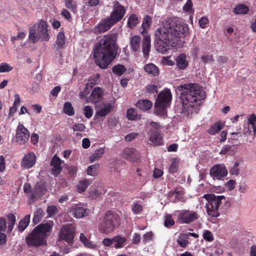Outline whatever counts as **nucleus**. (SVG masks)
Wrapping results in <instances>:
<instances>
[{"label": "nucleus", "instance_id": "20e7f679", "mask_svg": "<svg viewBox=\"0 0 256 256\" xmlns=\"http://www.w3.org/2000/svg\"><path fill=\"white\" fill-rule=\"evenodd\" d=\"M52 222L42 223L34 228L32 232L26 237V242L30 246H38L46 242L45 238L48 233L52 228Z\"/></svg>", "mask_w": 256, "mask_h": 256}, {"label": "nucleus", "instance_id": "2eb2a0df", "mask_svg": "<svg viewBox=\"0 0 256 256\" xmlns=\"http://www.w3.org/2000/svg\"><path fill=\"white\" fill-rule=\"evenodd\" d=\"M116 24L110 17L103 20L96 26V30L98 33H102L109 30Z\"/></svg>", "mask_w": 256, "mask_h": 256}, {"label": "nucleus", "instance_id": "c9c22d12", "mask_svg": "<svg viewBox=\"0 0 256 256\" xmlns=\"http://www.w3.org/2000/svg\"><path fill=\"white\" fill-rule=\"evenodd\" d=\"M104 153V148H100L98 150H96L94 151V152L90 156V161L91 162H94L97 160L100 159L103 154Z\"/></svg>", "mask_w": 256, "mask_h": 256}, {"label": "nucleus", "instance_id": "39448f33", "mask_svg": "<svg viewBox=\"0 0 256 256\" xmlns=\"http://www.w3.org/2000/svg\"><path fill=\"white\" fill-rule=\"evenodd\" d=\"M120 216L116 212L108 210L98 224V230L106 234L112 233L120 226Z\"/></svg>", "mask_w": 256, "mask_h": 256}, {"label": "nucleus", "instance_id": "bf43d9fd", "mask_svg": "<svg viewBox=\"0 0 256 256\" xmlns=\"http://www.w3.org/2000/svg\"><path fill=\"white\" fill-rule=\"evenodd\" d=\"M46 211L48 216H52L57 212L58 208L56 206H51L48 207Z\"/></svg>", "mask_w": 256, "mask_h": 256}, {"label": "nucleus", "instance_id": "2f4dec72", "mask_svg": "<svg viewBox=\"0 0 256 256\" xmlns=\"http://www.w3.org/2000/svg\"><path fill=\"white\" fill-rule=\"evenodd\" d=\"M126 117L130 120H140L141 118L140 115L138 114L136 110L132 108L128 110L126 112Z\"/></svg>", "mask_w": 256, "mask_h": 256}, {"label": "nucleus", "instance_id": "ea45409f", "mask_svg": "<svg viewBox=\"0 0 256 256\" xmlns=\"http://www.w3.org/2000/svg\"><path fill=\"white\" fill-rule=\"evenodd\" d=\"M178 244L182 248H186L188 244V238L185 234H181L177 240Z\"/></svg>", "mask_w": 256, "mask_h": 256}, {"label": "nucleus", "instance_id": "6e6d98bb", "mask_svg": "<svg viewBox=\"0 0 256 256\" xmlns=\"http://www.w3.org/2000/svg\"><path fill=\"white\" fill-rule=\"evenodd\" d=\"M203 237L205 240L210 242H212L214 240L212 233L208 230H206L204 231Z\"/></svg>", "mask_w": 256, "mask_h": 256}, {"label": "nucleus", "instance_id": "09e8293b", "mask_svg": "<svg viewBox=\"0 0 256 256\" xmlns=\"http://www.w3.org/2000/svg\"><path fill=\"white\" fill-rule=\"evenodd\" d=\"M143 210L142 206L138 202L133 203L132 205V210L135 214H139Z\"/></svg>", "mask_w": 256, "mask_h": 256}, {"label": "nucleus", "instance_id": "a211bd4d", "mask_svg": "<svg viewBox=\"0 0 256 256\" xmlns=\"http://www.w3.org/2000/svg\"><path fill=\"white\" fill-rule=\"evenodd\" d=\"M122 156L126 160L136 162L140 158V154L134 148H127L123 150Z\"/></svg>", "mask_w": 256, "mask_h": 256}, {"label": "nucleus", "instance_id": "7c9ffc66", "mask_svg": "<svg viewBox=\"0 0 256 256\" xmlns=\"http://www.w3.org/2000/svg\"><path fill=\"white\" fill-rule=\"evenodd\" d=\"M112 109V106L110 103L104 104V107L98 110L96 112V114L100 116H106Z\"/></svg>", "mask_w": 256, "mask_h": 256}, {"label": "nucleus", "instance_id": "338daca9", "mask_svg": "<svg viewBox=\"0 0 256 256\" xmlns=\"http://www.w3.org/2000/svg\"><path fill=\"white\" fill-rule=\"evenodd\" d=\"M138 136V134L132 132L127 134L125 136L124 138L126 142H131L132 140H134Z\"/></svg>", "mask_w": 256, "mask_h": 256}, {"label": "nucleus", "instance_id": "3c124183", "mask_svg": "<svg viewBox=\"0 0 256 256\" xmlns=\"http://www.w3.org/2000/svg\"><path fill=\"white\" fill-rule=\"evenodd\" d=\"M146 90L148 93L154 94L158 92V86L156 84H148L146 88Z\"/></svg>", "mask_w": 256, "mask_h": 256}, {"label": "nucleus", "instance_id": "7ed1b4c3", "mask_svg": "<svg viewBox=\"0 0 256 256\" xmlns=\"http://www.w3.org/2000/svg\"><path fill=\"white\" fill-rule=\"evenodd\" d=\"M182 92L180 98L183 110L192 112L194 108L200 104L204 98V92L196 84H185L181 86Z\"/></svg>", "mask_w": 256, "mask_h": 256}, {"label": "nucleus", "instance_id": "6ab92c4d", "mask_svg": "<svg viewBox=\"0 0 256 256\" xmlns=\"http://www.w3.org/2000/svg\"><path fill=\"white\" fill-rule=\"evenodd\" d=\"M150 36H144L142 42V51L144 58H148L150 50Z\"/></svg>", "mask_w": 256, "mask_h": 256}, {"label": "nucleus", "instance_id": "f8f14e48", "mask_svg": "<svg viewBox=\"0 0 256 256\" xmlns=\"http://www.w3.org/2000/svg\"><path fill=\"white\" fill-rule=\"evenodd\" d=\"M198 218V214L195 212L182 210L180 212L178 220L180 224H189Z\"/></svg>", "mask_w": 256, "mask_h": 256}, {"label": "nucleus", "instance_id": "9b49d317", "mask_svg": "<svg viewBox=\"0 0 256 256\" xmlns=\"http://www.w3.org/2000/svg\"><path fill=\"white\" fill-rule=\"evenodd\" d=\"M210 174L214 179L221 180L228 174V170L224 164H217L210 170Z\"/></svg>", "mask_w": 256, "mask_h": 256}, {"label": "nucleus", "instance_id": "4d7b16f0", "mask_svg": "<svg viewBox=\"0 0 256 256\" xmlns=\"http://www.w3.org/2000/svg\"><path fill=\"white\" fill-rule=\"evenodd\" d=\"M239 164L236 162L233 167L230 170V172L232 175L238 176L239 174L240 168H238Z\"/></svg>", "mask_w": 256, "mask_h": 256}, {"label": "nucleus", "instance_id": "f704fd0d", "mask_svg": "<svg viewBox=\"0 0 256 256\" xmlns=\"http://www.w3.org/2000/svg\"><path fill=\"white\" fill-rule=\"evenodd\" d=\"M126 70V67L124 65L120 64L115 65L112 68L113 73L118 76H122Z\"/></svg>", "mask_w": 256, "mask_h": 256}, {"label": "nucleus", "instance_id": "6e6552de", "mask_svg": "<svg viewBox=\"0 0 256 256\" xmlns=\"http://www.w3.org/2000/svg\"><path fill=\"white\" fill-rule=\"evenodd\" d=\"M47 22L41 20L38 25V34L36 33V28H30L29 30L28 38L32 44L36 43L40 40L42 41L48 42L50 37L48 33Z\"/></svg>", "mask_w": 256, "mask_h": 256}, {"label": "nucleus", "instance_id": "603ef678", "mask_svg": "<svg viewBox=\"0 0 256 256\" xmlns=\"http://www.w3.org/2000/svg\"><path fill=\"white\" fill-rule=\"evenodd\" d=\"M84 114L87 118H90L93 114L92 108L90 106H85L83 108Z\"/></svg>", "mask_w": 256, "mask_h": 256}, {"label": "nucleus", "instance_id": "680f3d73", "mask_svg": "<svg viewBox=\"0 0 256 256\" xmlns=\"http://www.w3.org/2000/svg\"><path fill=\"white\" fill-rule=\"evenodd\" d=\"M100 194V192L98 190H96L94 188L91 187L90 192V196L92 198H96Z\"/></svg>", "mask_w": 256, "mask_h": 256}, {"label": "nucleus", "instance_id": "37998d69", "mask_svg": "<svg viewBox=\"0 0 256 256\" xmlns=\"http://www.w3.org/2000/svg\"><path fill=\"white\" fill-rule=\"evenodd\" d=\"M175 224V222L172 218V215L167 214L164 218V226L166 228H170Z\"/></svg>", "mask_w": 256, "mask_h": 256}, {"label": "nucleus", "instance_id": "1a4fd4ad", "mask_svg": "<svg viewBox=\"0 0 256 256\" xmlns=\"http://www.w3.org/2000/svg\"><path fill=\"white\" fill-rule=\"evenodd\" d=\"M75 236V229L72 224L64 225L62 226L59 234L60 240L66 242L69 244H72Z\"/></svg>", "mask_w": 256, "mask_h": 256}, {"label": "nucleus", "instance_id": "79ce46f5", "mask_svg": "<svg viewBox=\"0 0 256 256\" xmlns=\"http://www.w3.org/2000/svg\"><path fill=\"white\" fill-rule=\"evenodd\" d=\"M138 24V18L136 14H132L128 19V24L130 28H132Z\"/></svg>", "mask_w": 256, "mask_h": 256}, {"label": "nucleus", "instance_id": "c85d7f7f", "mask_svg": "<svg viewBox=\"0 0 256 256\" xmlns=\"http://www.w3.org/2000/svg\"><path fill=\"white\" fill-rule=\"evenodd\" d=\"M236 14H245L249 12V8L244 4H238L234 9Z\"/></svg>", "mask_w": 256, "mask_h": 256}, {"label": "nucleus", "instance_id": "13d9d810", "mask_svg": "<svg viewBox=\"0 0 256 256\" xmlns=\"http://www.w3.org/2000/svg\"><path fill=\"white\" fill-rule=\"evenodd\" d=\"M192 6V0H188L184 6L183 10L184 11L186 12H194Z\"/></svg>", "mask_w": 256, "mask_h": 256}, {"label": "nucleus", "instance_id": "dca6fc26", "mask_svg": "<svg viewBox=\"0 0 256 256\" xmlns=\"http://www.w3.org/2000/svg\"><path fill=\"white\" fill-rule=\"evenodd\" d=\"M62 163L61 159L56 154H54L50 163V166L53 167L51 170L52 174L56 176L61 172L62 170Z\"/></svg>", "mask_w": 256, "mask_h": 256}, {"label": "nucleus", "instance_id": "ddd939ff", "mask_svg": "<svg viewBox=\"0 0 256 256\" xmlns=\"http://www.w3.org/2000/svg\"><path fill=\"white\" fill-rule=\"evenodd\" d=\"M30 133L28 130L22 125L19 124L16 129V140L19 144H24L28 140Z\"/></svg>", "mask_w": 256, "mask_h": 256}, {"label": "nucleus", "instance_id": "0e129e2a", "mask_svg": "<svg viewBox=\"0 0 256 256\" xmlns=\"http://www.w3.org/2000/svg\"><path fill=\"white\" fill-rule=\"evenodd\" d=\"M153 234L152 232H150L143 236L142 242L144 244H146L148 242L150 241L152 238Z\"/></svg>", "mask_w": 256, "mask_h": 256}, {"label": "nucleus", "instance_id": "9d476101", "mask_svg": "<svg viewBox=\"0 0 256 256\" xmlns=\"http://www.w3.org/2000/svg\"><path fill=\"white\" fill-rule=\"evenodd\" d=\"M126 12V8L116 0L113 2V10L109 17L116 24L122 19Z\"/></svg>", "mask_w": 256, "mask_h": 256}, {"label": "nucleus", "instance_id": "58836bf2", "mask_svg": "<svg viewBox=\"0 0 256 256\" xmlns=\"http://www.w3.org/2000/svg\"><path fill=\"white\" fill-rule=\"evenodd\" d=\"M8 220V232H10L12 230L13 227L16 222V216L12 214H10L7 216Z\"/></svg>", "mask_w": 256, "mask_h": 256}, {"label": "nucleus", "instance_id": "aec40b11", "mask_svg": "<svg viewBox=\"0 0 256 256\" xmlns=\"http://www.w3.org/2000/svg\"><path fill=\"white\" fill-rule=\"evenodd\" d=\"M186 56L184 54H180L176 58V64L179 70H184L188 66V62L186 59Z\"/></svg>", "mask_w": 256, "mask_h": 256}, {"label": "nucleus", "instance_id": "473e14b6", "mask_svg": "<svg viewBox=\"0 0 256 256\" xmlns=\"http://www.w3.org/2000/svg\"><path fill=\"white\" fill-rule=\"evenodd\" d=\"M113 241L114 243H115L114 246L116 248H120L124 246L126 238L120 236H117L113 238Z\"/></svg>", "mask_w": 256, "mask_h": 256}, {"label": "nucleus", "instance_id": "a878e982", "mask_svg": "<svg viewBox=\"0 0 256 256\" xmlns=\"http://www.w3.org/2000/svg\"><path fill=\"white\" fill-rule=\"evenodd\" d=\"M136 106L142 110H148L152 108V103L148 100H139L136 103Z\"/></svg>", "mask_w": 256, "mask_h": 256}, {"label": "nucleus", "instance_id": "49530a36", "mask_svg": "<svg viewBox=\"0 0 256 256\" xmlns=\"http://www.w3.org/2000/svg\"><path fill=\"white\" fill-rule=\"evenodd\" d=\"M98 164H94L89 166L87 168L88 174L92 176H96L98 174Z\"/></svg>", "mask_w": 256, "mask_h": 256}, {"label": "nucleus", "instance_id": "393cba45", "mask_svg": "<svg viewBox=\"0 0 256 256\" xmlns=\"http://www.w3.org/2000/svg\"><path fill=\"white\" fill-rule=\"evenodd\" d=\"M140 42L141 38L138 36H134L131 38L130 45L134 52H136L139 50Z\"/></svg>", "mask_w": 256, "mask_h": 256}, {"label": "nucleus", "instance_id": "b1692460", "mask_svg": "<svg viewBox=\"0 0 256 256\" xmlns=\"http://www.w3.org/2000/svg\"><path fill=\"white\" fill-rule=\"evenodd\" d=\"M224 124L220 121L214 122L207 130L208 132L211 135H214L218 132L223 128Z\"/></svg>", "mask_w": 256, "mask_h": 256}, {"label": "nucleus", "instance_id": "864d4df0", "mask_svg": "<svg viewBox=\"0 0 256 256\" xmlns=\"http://www.w3.org/2000/svg\"><path fill=\"white\" fill-rule=\"evenodd\" d=\"M80 238L81 242L84 244L85 246L88 248L92 247V242L88 239V238L84 236V234L82 233L80 234Z\"/></svg>", "mask_w": 256, "mask_h": 256}, {"label": "nucleus", "instance_id": "cd10ccee", "mask_svg": "<svg viewBox=\"0 0 256 256\" xmlns=\"http://www.w3.org/2000/svg\"><path fill=\"white\" fill-rule=\"evenodd\" d=\"M30 215L27 214L19 222L18 226L19 232H22L26 228L30 223Z\"/></svg>", "mask_w": 256, "mask_h": 256}, {"label": "nucleus", "instance_id": "de8ad7c7", "mask_svg": "<svg viewBox=\"0 0 256 256\" xmlns=\"http://www.w3.org/2000/svg\"><path fill=\"white\" fill-rule=\"evenodd\" d=\"M179 161L177 158L172 160V164L169 168V172L173 174L176 172L178 170Z\"/></svg>", "mask_w": 256, "mask_h": 256}, {"label": "nucleus", "instance_id": "412c9836", "mask_svg": "<svg viewBox=\"0 0 256 256\" xmlns=\"http://www.w3.org/2000/svg\"><path fill=\"white\" fill-rule=\"evenodd\" d=\"M103 94L102 90L99 87L96 88L92 91L90 100V102L94 103H96L100 102Z\"/></svg>", "mask_w": 256, "mask_h": 256}, {"label": "nucleus", "instance_id": "f03ea898", "mask_svg": "<svg viewBox=\"0 0 256 256\" xmlns=\"http://www.w3.org/2000/svg\"><path fill=\"white\" fill-rule=\"evenodd\" d=\"M118 46L114 35L104 36L96 42L94 50L96 64L102 69L106 68L118 54Z\"/></svg>", "mask_w": 256, "mask_h": 256}, {"label": "nucleus", "instance_id": "bb28decb", "mask_svg": "<svg viewBox=\"0 0 256 256\" xmlns=\"http://www.w3.org/2000/svg\"><path fill=\"white\" fill-rule=\"evenodd\" d=\"M144 70L153 76H157L159 74L158 68L153 64H148L144 66Z\"/></svg>", "mask_w": 256, "mask_h": 256}, {"label": "nucleus", "instance_id": "f3484780", "mask_svg": "<svg viewBox=\"0 0 256 256\" xmlns=\"http://www.w3.org/2000/svg\"><path fill=\"white\" fill-rule=\"evenodd\" d=\"M36 156L33 152H30L26 154L21 162V166L24 168H30L34 166L36 163Z\"/></svg>", "mask_w": 256, "mask_h": 256}, {"label": "nucleus", "instance_id": "8fccbe9b", "mask_svg": "<svg viewBox=\"0 0 256 256\" xmlns=\"http://www.w3.org/2000/svg\"><path fill=\"white\" fill-rule=\"evenodd\" d=\"M13 68L6 62L0 64V72H6L12 71Z\"/></svg>", "mask_w": 256, "mask_h": 256}, {"label": "nucleus", "instance_id": "5701e85b", "mask_svg": "<svg viewBox=\"0 0 256 256\" xmlns=\"http://www.w3.org/2000/svg\"><path fill=\"white\" fill-rule=\"evenodd\" d=\"M149 140L154 144L159 146L162 144V138L160 132L156 130H152Z\"/></svg>", "mask_w": 256, "mask_h": 256}, {"label": "nucleus", "instance_id": "774afa93", "mask_svg": "<svg viewBox=\"0 0 256 256\" xmlns=\"http://www.w3.org/2000/svg\"><path fill=\"white\" fill-rule=\"evenodd\" d=\"M89 86H90L87 84L84 90L80 92V98L82 99L90 93Z\"/></svg>", "mask_w": 256, "mask_h": 256}, {"label": "nucleus", "instance_id": "a18cd8bd", "mask_svg": "<svg viewBox=\"0 0 256 256\" xmlns=\"http://www.w3.org/2000/svg\"><path fill=\"white\" fill-rule=\"evenodd\" d=\"M152 19L149 16H146L143 20L142 27L143 28V32L146 31L150 26L152 23Z\"/></svg>", "mask_w": 256, "mask_h": 256}, {"label": "nucleus", "instance_id": "c03bdc74", "mask_svg": "<svg viewBox=\"0 0 256 256\" xmlns=\"http://www.w3.org/2000/svg\"><path fill=\"white\" fill-rule=\"evenodd\" d=\"M100 74H98L96 75L92 76L88 80V84L90 86V87L92 88L93 85L97 84L100 82Z\"/></svg>", "mask_w": 256, "mask_h": 256}, {"label": "nucleus", "instance_id": "4468645a", "mask_svg": "<svg viewBox=\"0 0 256 256\" xmlns=\"http://www.w3.org/2000/svg\"><path fill=\"white\" fill-rule=\"evenodd\" d=\"M71 212L74 217L80 218L88 216L90 210L82 206L80 204H76L72 207Z\"/></svg>", "mask_w": 256, "mask_h": 256}, {"label": "nucleus", "instance_id": "e433bc0d", "mask_svg": "<svg viewBox=\"0 0 256 256\" xmlns=\"http://www.w3.org/2000/svg\"><path fill=\"white\" fill-rule=\"evenodd\" d=\"M64 112L69 116H72L74 114V108L70 102H66L64 103L63 108Z\"/></svg>", "mask_w": 256, "mask_h": 256}, {"label": "nucleus", "instance_id": "5fc2aeb1", "mask_svg": "<svg viewBox=\"0 0 256 256\" xmlns=\"http://www.w3.org/2000/svg\"><path fill=\"white\" fill-rule=\"evenodd\" d=\"M86 128V126L82 123L75 124L72 126L74 132H83Z\"/></svg>", "mask_w": 256, "mask_h": 256}, {"label": "nucleus", "instance_id": "4c0bfd02", "mask_svg": "<svg viewBox=\"0 0 256 256\" xmlns=\"http://www.w3.org/2000/svg\"><path fill=\"white\" fill-rule=\"evenodd\" d=\"M64 5L73 13L76 12L77 4L74 0H64Z\"/></svg>", "mask_w": 256, "mask_h": 256}, {"label": "nucleus", "instance_id": "f257e3e1", "mask_svg": "<svg viewBox=\"0 0 256 256\" xmlns=\"http://www.w3.org/2000/svg\"><path fill=\"white\" fill-rule=\"evenodd\" d=\"M188 25L181 22L178 18H170L166 22L164 26L158 28L156 34L159 36L156 47L161 53H166L170 48V43L177 38L184 37L188 32Z\"/></svg>", "mask_w": 256, "mask_h": 256}, {"label": "nucleus", "instance_id": "72a5a7b5", "mask_svg": "<svg viewBox=\"0 0 256 256\" xmlns=\"http://www.w3.org/2000/svg\"><path fill=\"white\" fill-rule=\"evenodd\" d=\"M44 190V188L42 186L36 185L32 192L30 198L34 200L36 197L40 196L41 194H43Z\"/></svg>", "mask_w": 256, "mask_h": 256}, {"label": "nucleus", "instance_id": "a19ab883", "mask_svg": "<svg viewBox=\"0 0 256 256\" xmlns=\"http://www.w3.org/2000/svg\"><path fill=\"white\" fill-rule=\"evenodd\" d=\"M43 216V210L41 208L38 209L34 213L33 222L34 224H38L42 220Z\"/></svg>", "mask_w": 256, "mask_h": 256}, {"label": "nucleus", "instance_id": "4be33fe9", "mask_svg": "<svg viewBox=\"0 0 256 256\" xmlns=\"http://www.w3.org/2000/svg\"><path fill=\"white\" fill-rule=\"evenodd\" d=\"M56 43V44L57 51H60L64 48L66 37L63 32H60L57 34Z\"/></svg>", "mask_w": 256, "mask_h": 256}, {"label": "nucleus", "instance_id": "0eeeda50", "mask_svg": "<svg viewBox=\"0 0 256 256\" xmlns=\"http://www.w3.org/2000/svg\"><path fill=\"white\" fill-rule=\"evenodd\" d=\"M203 198L207 200L206 208L207 214L212 218H217L220 216L219 207L222 200H224V196H216L214 194H205Z\"/></svg>", "mask_w": 256, "mask_h": 256}, {"label": "nucleus", "instance_id": "423d86ee", "mask_svg": "<svg viewBox=\"0 0 256 256\" xmlns=\"http://www.w3.org/2000/svg\"><path fill=\"white\" fill-rule=\"evenodd\" d=\"M172 99V94L170 89L166 88L158 96L154 103L156 113L160 116L166 114V108L170 106Z\"/></svg>", "mask_w": 256, "mask_h": 256}, {"label": "nucleus", "instance_id": "052dcab7", "mask_svg": "<svg viewBox=\"0 0 256 256\" xmlns=\"http://www.w3.org/2000/svg\"><path fill=\"white\" fill-rule=\"evenodd\" d=\"M61 15L69 22H70L72 20L70 12L66 9L64 8L62 10L61 12Z\"/></svg>", "mask_w": 256, "mask_h": 256}, {"label": "nucleus", "instance_id": "69168bd1", "mask_svg": "<svg viewBox=\"0 0 256 256\" xmlns=\"http://www.w3.org/2000/svg\"><path fill=\"white\" fill-rule=\"evenodd\" d=\"M163 173L164 172H163L162 170L159 169V168H156L154 170V171L153 172V176H154V178H158L162 176Z\"/></svg>", "mask_w": 256, "mask_h": 256}, {"label": "nucleus", "instance_id": "c756f323", "mask_svg": "<svg viewBox=\"0 0 256 256\" xmlns=\"http://www.w3.org/2000/svg\"><path fill=\"white\" fill-rule=\"evenodd\" d=\"M92 184L90 180L84 179L80 180L77 185V190L79 193L84 192L86 188Z\"/></svg>", "mask_w": 256, "mask_h": 256}, {"label": "nucleus", "instance_id": "e2e57ef3", "mask_svg": "<svg viewBox=\"0 0 256 256\" xmlns=\"http://www.w3.org/2000/svg\"><path fill=\"white\" fill-rule=\"evenodd\" d=\"M209 22L208 19L205 16L202 17L200 20H199V24L200 25V26L202 28H205L206 27V25L208 24Z\"/></svg>", "mask_w": 256, "mask_h": 256}]
</instances>
